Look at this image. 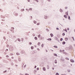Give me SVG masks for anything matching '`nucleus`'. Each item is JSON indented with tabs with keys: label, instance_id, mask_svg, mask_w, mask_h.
<instances>
[{
	"label": "nucleus",
	"instance_id": "1",
	"mask_svg": "<svg viewBox=\"0 0 75 75\" xmlns=\"http://www.w3.org/2000/svg\"><path fill=\"white\" fill-rule=\"evenodd\" d=\"M9 49L10 50H11V51L12 50H13V47L11 46V47Z\"/></svg>",
	"mask_w": 75,
	"mask_h": 75
},
{
	"label": "nucleus",
	"instance_id": "2",
	"mask_svg": "<svg viewBox=\"0 0 75 75\" xmlns=\"http://www.w3.org/2000/svg\"><path fill=\"white\" fill-rule=\"evenodd\" d=\"M70 61H71V62H74V60L72 59H71Z\"/></svg>",
	"mask_w": 75,
	"mask_h": 75
},
{
	"label": "nucleus",
	"instance_id": "3",
	"mask_svg": "<svg viewBox=\"0 0 75 75\" xmlns=\"http://www.w3.org/2000/svg\"><path fill=\"white\" fill-rule=\"evenodd\" d=\"M64 17L66 18H67V15H64Z\"/></svg>",
	"mask_w": 75,
	"mask_h": 75
},
{
	"label": "nucleus",
	"instance_id": "4",
	"mask_svg": "<svg viewBox=\"0 0 75 75\" xmlns=\"http://www.w3.org/2000/svg\"><path fill=\"white\" fill-rule=\"evenodd\" d=\"M43 70H44V71H46V69H45V67H43Z\"/></svg>",
	"mask_w": 75,
	"mask_h": 75
},
{
	"label": "nucleus",
	"instance_id": "5",
	"mask_svg": "<svg viewBox=\"0 0 75 75\" xmlns=\"http://www.w3.org/2000/svg\"><path fill=\"white\" fill-rule=\"evenodd\" d=\"M65 14L66 15H68V12H65Z\"/></svg>",
	"mask_w": 75,
	"mask_h": 75
},
{
	"label": "nucleus",
	"instance_id": "6",
	"mask_svg": "<svg viewBox=\"0 0 75 75\" xmlns=\"http://www.w3.org/2000/svg\"><path fill=\"white\" fill-rule=\"evenodd\" d=\"M65 39L66 41H67V40H68V38H65Z\"/></svg>",
	"mask_w": 75,
	"mask_h": 75
},
{
	"label": "nucleus",
	"instance_id": "7",
	"mask_svg": "<svg viewBox=\"0 0 75 75\" xmlns=\"http://www.w3.org/2000/svg\"><path fill=\"white\" fill-rule=\"evenodd\" d=\"M54 48H58V47L57 46H54Z\"/></svg>",
	"mask_w": 75,
	"mask_h": 75
},
{
	"label": "nucleus",
	"instance_id": "8",
	"mask_svg": "<svg viewBox=\"0 0 75 75\" xmlns=\"http://www.w3.org/2000/svg\"><path fill=\"white\" fill-rule=\"evenodd\" d=\"M33 23L35 24H36L37 23V22L35 21H33Z\"/></svg>",
	"mask_w": 75,
	"mask_h": 75
},
{
	"label": "nucleus",
	"instance_id": "9",
	"mask_svg": "<svg viewBox=\"0 0 75 75\" xmlns=\"http://www.w3.org/2000/svg\"><path fill=\"white\" fill-rule=\"evenodd\" d=\"M45 19H47V16H45Z\"/></svg>",
	"mask_w": 75,
	"mask_h": 75
},
{
	"label": "nucleus",
	"instance_id": "10",
	"mask_svg": "<svg viewBox=\"0 0 75 75\" xmlns=\"http://www.w3.org/2000/svg\"><path fill=\"white\" fill-rule=\"evenodd\" d=\"M50 35L51 37H53V34H52L51 33V34H50Z\"/></svg>",
	"mask_w": 75,
	"mask_h": 75
},
{
	"label": "nucleus",
	"instance_id": "11",
	"mask_svg": "<svg viewBox=\"0 0 75 75\" xmlns=\"http://www.w3.org/2000/svg\"><path fill=\"white\" fill-rule=\"evenodd\" d=\"M47 40H49V41H51V38H49L47 39Z\"/></svg>",
	"mask_w": 75,
	"mask_h": 75
},
{
	"label": "nucleus",
	"instance_id": "12",
	"mask_svg": "<svg viewBox=\"0 0 75 75\" xmlns=\"http://www.w3.org/2000/svg\"><path fill=\"white\" fill-rule=\"evenodd\" d=\"M38 45L39 46H40V42H39L38 43Z\"/></svg>",
	"mask_w": 75,
	"mask_h": 75
},
{
	"label": "nucleus",
	"instance_id": "13",
	"mask_svg": "<svg viewBox=\"0 0 75 75\" xmlns=\"http://www.w3.org/2000/svg\"><path fill=\"white\" fill-rule=\"evenodd\" d=\"M54 63H55V64H57V60H55Z\"/></svg>",
	"mask_w": 75,
	"mask_h": 75
},
{
	"label": "nucleus",
	"instance_id": "14",
	"mask_svg": "<svg viewBox=\"0 0 75 75\" xmlns=\"http://www.w3.org/2000/svg\"><path fill=\"white\" fill-rule=\"evenodd\" d=\"M35 40H37V37H35Z\"/></svg>",
	"mask_w": 75,
	"mask_h": 75
},
{
	"label": "nucleus",
	"instance_id": "15",
	"mask_svg": "<svg viewBox=\"0 0 75 75\" xmlns=\"http://www.w3.org/2000/svg\"><path fill=\"white\" fill-rule=\"evenodd\" d=\"M16 55H20V54L18 53H16Z\"/></svg>",
	"mask_w": 75,
	"mask_h": 75
},
{
	"label": "nucleus",
	"instance_id": "16",
	"mask_svg": "<svg viewBox=\"0 0 75 75\" xmlns=\"http://www.w3.org/2000/svg\"><path fill=\"white\" fill-rule=\"evenodd\" d=\"M31 48L32 50H33V49H34V47H33V46H32L31 47Z\"/></svg>",
	"mask_w": 75,
	"mask_h": 75
},
{
	"label": "nucleus",
	"instance_id": "17",
	"mask_svg": "<svg viewBox=\"0 0 75 75\" xmlns=\"http://www.w3.org/2000/svg\"><path fill=\"white\" fill-rule=\"evenodd\" d=\"M66 59H67V60H69V58H68L66 57L65 58Z\"/></svg>",
	"mask_w": 75,
	"mask_h": 75
},
{
	"label": "nucleus",
	"instance_id": "18",
	"mask_svg": "<svg viewBox=\"0 0 75 75\" xmlns=\"http://www.w3.org/2000/svg\"><path fill=\"white\" fill-rule=\"evenodd\" d=\"M54 56H56V57H57V55L56 54H54Z\"/></svg>",
	"mask_w": 75,
	"mask_h": 75
},
{
	"label": "nucleus",
	"instance_id": "19",
	"mask_svg": "<svg viewBox=\"0 0 75 75\" xmlns=\"http://www.w3.org/2000/svg\"><path fill=\"white\" fill-rule=\"evenodd\" d=\"M18 41H21V40H20V39H18Z\"/></svg>",
	"mask_w": 75,
	"mask_h": 75
},
{
	"label": "nucleus",
	"instance_id": "20",
	"mask_svg": "<svg viewBox=\"0 0 75 75\" xmlns=\"http://www.w3.org/2000/svg\"><path fill=\"white\" fill-rule=\"evenodd\" d=\"M34 73H36L37 72V70H35L34 71Z\"/></svg>",
	"mask_w": 75,
	"mask_h": 75
},
{
	"label": "nucleus",
	"instance_id": "21",
	"mask_svg": "<svg viewBox=\"0 0 75 75\" xmlns=\"http://www.w3.org/2000/svg\"><path fill=\"white\" fill-rule=\"evenodd\" d=\"M41 37V35H38V38H40Z\"/></svg>",
	"mask_w": 75,
	"mask_h": 75
},
{
	"label": "nucleus",
	"instance_id": "22",
	"mask_svg": "<svg viewBox=\"0 0 75 75\" xmlns=\"http://www.w3.org/2000/svg\"><path fill=\"white\" fill-rule=\"evenodd\" d=\"M65 35V34L64 33H63L62 35H63V36H64V35Z\"/></svg>",
	"mask_w": 75,
	"mask_h": 75
},
{
	"label": "nucleus",
	"instance_id": "23",
	"mask_svg": "<svg viewBox=\"0 0 75 75\" xmlns=\"http://www.w3.org/2000/svg\"><path fill=\"white\" fill-rule=\"evenodd\" d=\"M42 47H44V44H42L41 45Z\"/></svg>",
	"mask_w": 75,
	"mask_h": 75
},
{
	"label": "nucleus",
	"instance_id": "24",
	"mask_svg": "<svg viewBox=\"0 0 75 75\" xmlns=\"http://www.w3.org/2000/svg\"><path fill=\"white\" fill-rule=\"evenodd\" d=\"M18 60H19V61H21V58H18Z\"/></svg>",
	"mask_w": 75,
	"mask_h": 75
},
{
	"label": "nucleus",
	"instance_id": "25",
	"mask_svg": "<svg viewBox=\"0 0 75 75\" xmlns=\"http://www.w3.org/2000/svg\"><path fill=\"white\" fill-rule=\"evenodd\" d=\"M72 38L73 39V41H75V40H74V37H72Z\"/></svg>",
	"mask_w": 75,
	"mask_h": 75
},
{
	"label": "nucleus",
	"instance_id": "26",
	"mask_svg": "<svg viewBox=\"0 0 75 75\" xmlns=\"http://www.w3.org/2000/svg\"><path fill=\"white\" fill-rule=\"evenodd\" d=\"M11 28L12 30H14V28L13 27Z\"/></svg>",
	"mask_w": 75,
	"mask_h": 75
},
{
	"label": "nucleus",
	"instance_id": "27",
	"mask_svg": "<svg viewBox=\"0 0 75 75\" xmlns=\"http://www.w3.org/2000/svg\"><path fill=\"white\" fill-rule=\"evenodd\" d=\"M65 44V42H63V44Z\"/></svg>",
	"mask_w": 75,
	"mask_h": 75
},
{
	"label": "nucleus",
	"instance_id": "28",
	"mask_svg": "<svg viewBox=\"0 0 75 75\" xmlns=\"http://www.w3.org/2000/svg\"><path fill=\"white\" fill-rule=\"evenodd\" d=\"M63 40V39H62V38L60 39V41H62Z\"/></svg>",
	"mask_w": 75,
	"mask_h": 75
},
{
	"label": "nucleus",
	"instance_id": "29",
	"mask_svg": "<svg viewBox=\"0 0 75 75\" xmlns=\"http://www.w3.org/2000/svg\"><path fill=\"white\" fill-rule=\"evenodd\" d=\"M56 75H59V74H58V73H56Z\"/></svg>",
	"mask_w": 75,
	"mask_h": 75
},
{
	"label": "nucleus",
	"instance_id": "30",
	"mask_svg": "<svg viewBox=\"0 0 75 75\" xmlns=\"http://www.w3.org/2000/svg\"><path fill=\"white\" fill-rule=\"evenodd\" d=\"M60 12H62V10H61V9H60Z\"/></svg>",
	"mask_w": 75,
	"mask_h": 75
},
{
	"label": "nucleus",
	"instance_id": "31",
	"mask_svg": "<svg viewBox=\"0 0 75 75\" xmlns=\"http://www.w3.org/2000/svg\"><path fill=\"white\" fill-rule=\"evenodd\" d=\"M68 19L69 20L70 19V16H68Z\"/></svg>",
	"mask_w": 75,
	"mask_h": 75
},
{
	"label": "nucleus",
	"instance_id": "32",
	"mask_svg": "<svg viewBox=\"0 0 75 75\" xmlns=\"http://www.w3.org/2000/svg\"><path fill=\"white\" fill-rule=\"evenodd\" d=\"M65 9H67L68 8V7H65Z\"/></svg>",
	"mask_w": 75,
	"mask_h": 75
},
{
	"label": "nucleus",
	"instance_id": "33",
	"mask_svg": "<svg viewBox=\"0 0 75 75\" xmlns=\"http://www.w3.org/2000/svg\"><path fill=\"white\" fill-rule=\"evenodd\" d=\"M7 72V70H5V71H4V73H5Z\"/></svg>",
	"mask_w": 75,
	"mask_h": 75
},
{
	"label": "nucleus",
	"instance_id": "34",
	"mask_svg": "<svg viewBox=\"0 0 75 75\" xmlns=\"http://www.w3.org/2000/svg\"><path fill=\"white\" fill-rule=\"evenodd\" d=\"M39 70V68H38L37 69V71H38V70Z\"/></svg>",
	"mask_w": 75,
	"mask_h": 75
},
{
	"label": "nucleus",
	"instance_id": "35",
	"mask_svg": "<svg viewBox=\"0 0 75 75\" xmlns=\"http://www.w3.org/2000/svg\"><path fill=\"white\" fill-rule=\"evenodd\" d=\"M5 51L6 52H7V51H8V49H6V50H5Z\"/></svg>",
	"mask_w": 75,
	"mask_h": 75
},
{
	"label": "nucleus",
	"instance_id": "36",
	"mask_svg": "<svg viewBox=\"0 0 75 75\" xmlns=\"http://www.w3.org/2000/svg\"><path fill=\"white\" fill-rule=\"evenodd\" d=\"M37 24L38 25L40 24V23H38Z\"/></svg>",
	"mask_w": 75,
	"mask_h": 75
},
{
	"label": "nucleus",
	"instance_id": "37",
	"mask_svg": "<svg viewBox=\"0 0 75 75\" xmlns=\"http://www.w3.org/2000/svg\"><path fill=\"white\" fill-rule=\"evenodd\" d=\"M35 1H37V2H38V0H35Z\"/></svg>",
	"mask_w": 75,
	"mask_h": 75
},
{
	"label": "nucleus",
	"instance_id": "38",
	"mask_svg": "<svg viewBox=\"0 0 75 75\" xmlns=\"http://www.w3.org/2000/svg\"><path fill=\"white\" fill-rule=\"evenodd\" d=\"M8 55H6V57H8Z\"/></svg>",
	"mask_w": 75,
	"mask_h": 75
},
{
	"label": "nucleus",
	"instance_id": "39",
	"mask_svg": "<svg viewBox=\"0 0 75 75\" xmlns=\"http://www.w3.org/2000/svg\"><path fill=\"white\" fill-rule=\"evenodd\" d=\"M16 16H17L18 15V14H17V13H16Z\"/></svg>",
	"mask_w": 75,
	"mask_h": 75
},
{
	"label": "nucleus",
	"instance_id": "40",
	"mask_svg": "<svg viewBox=\"0 0 75 75\" xmlns=\"http://www.w3.org/2000/svg\"><path fill=\"white\" fill-rule=\"evenodd\" d=\"M29 44L30 45H31L32 43H31V42H29Z\"/></svg>",
	"mask_w": 75,
	"mask_h": 75
},
{
	"label": "nucleus",
	"instance_id": "41",
	"mask_svg": "<svg viewBox=\"0 0 75 75\" xmlns=\"http://www.w3.org/2000/svg\"><path fill=\"white\" fill-rule=\"evenodd\" d=\"M29 10H32V8H30L29 9Z\"/></svg>",
	"mask_w": 75,
	"mask_h": 75
},
{
	"label": "nucleus",
	"instance_id": "42",
	"mask_svg": "<svg viewBox=\"0 0 75 75\" xmlns=\"http://www.w3.org/2000/svg\"><path fill=\"white\" fill-rule=\"evenodd\" d=\"M25 75H29V74H25Z\"/></svg>",
	"mask_w": 75,
	"mask_h": 75
},
{
	"label": "nucleus",
	"instance_id": "43",
	"mask_svg": "<svg viewBox=\"0 0 75 75\" xmlns=\"http://www.w3.org/2000/svg\"><path fill=\"white\" fill-rule=\"evenodd\" d=\"M67 30H69V28H67Z\"/></svg>",
	"mask_w": 75,
	"mask_h": 75
},
{
	"label": "nucleus",
	"instance_id": "44",
	"mask_svg": "<svg viewBox=\"0 0 75 75\" xmlns=\"http://www.w3.org/2000/svg\"><path fill=\"white\" fill-rule=\"evenodd\" d=\"M56 30H59V28H56Z\"/></svg>",
	"mask_w": 75,
	"mask_h": 75
},
{
	"label": "nucleus",
	"instance_id": "45",
	"mask_svg": "<svg viewBox=\"0 0 75 75\" xmlns=\"http://www.w3.org/2000/svg\"><path fill=\"white\" fill-rule=\"evenodd\" d=\"M28 2H30V0H28Z\"/></svg>",
	"mask_w": 75,
	"mask_h": 75
},
{
	"label": "nucleus",
	"instance_id": "46",
	"mask_svg": "<svg viewBox=\"0 0 75 75\" xmlns=\"http://www.w3.org/2000/svg\"><path fill=\"white\" fill-rule=\"evenodd\" d=\"M35 68H36V66H35Z\"/></svg>",
	"mask_w": 75,
	"mask_h": 75
},
{
	"label": "nucleus",
	"instance_id": "47",
	"mask_svg": "<svg viewBox=\"0 0 75 75\" xmlns=\"http://www.w3.org/2000/svg\"><path fill=\"white\" fill-rule=\"evenodd\" d=\"M26 67V65L24 66V67Z\"/></svg>",
	"mask_w": 75,
	"mask_h": 75
},
{
	"label": "nucleus",
	"instance_id": "48",
	"mask_svg": "<svg viewBox=\"0 0 75 75\" xmlns=\"http://www.w3.org/2000/svg\"><path fill=\"white\" fill-rule=\"evenodd\" d=\"M48 1H50V0H47Z\"/></svg>",
	"mask_w": 75,
	"mask_h": 75
},
{
	"label": "nucleus",
	"instance_id": "49",
	"mask_svg": "<svg viewBox=\"0 0 75 75\" xmlns=\"http://www.w3.org/2000/svg\"><path fill=\"white\" fill-rule=\"evenodd\" d=\"M52 69H54V68H52Z\"/></svg>",
	"mask_w": 75,
	"mask_h": 75
},
{
	"label": "nucleus",
	"instance_id": "50",
	"mask_svg": "<svg viewBox=\"0 0 75 75\" xmlns=\"http://www.w3.org/2000/svg\"><path fill=\"white\" fill-rule=\"evenodd\" d=\"M66 32H67V30H66Z\"/></svg>",
	"mask_w": 75,
	"mask_h": 75
},
{
	"label": "nucleus",
	"instance_id": "51",
	"mask_svg": "<svg viewBox=\"0 0 75 75\" xmlns=\"http://www.w3.org/2000/svg\"><path fill=\"white\" fill-rule=\"evenodd\" d=\"M48 51H47V50H46V52H47Z\"/></svg>",
	"mask_w": 75,
	"mask_h": 75
},
{
	"label": "nucleus",
	"instance_id": "52",
	"mask_svg": "<svg viewBox=\"0 0 75 75\" xmlns=\"http://www.w3.org/2000/svg\"><path fill=\"white\" fill-rule=\"evenodd\" d=\"M74 32H75V29L74 30Z\"/></svg>",
	"mask_w": 75,
	"mask_h": 75
},
{
	"label": "nucleus",
	"instance_id": "53",
	"mask_svg": "<svg viewBox=\"0 0 75 75\" xmlns=\"http://www.w3.org/2000/svg\"><path fill=\"white\" fill-rule=\"evenodd\" d=\"M31 17L32 18H33V17L32 16H31Z\"/></svg>",
	"mask_w": 75,
	"mask_h": 75
},
{
	"label": "nucleus",
	"instance_id": "54",
	"mask_svg": "<svg viewBox=\"0 0 75 75\" xmlns=\"http://www.w3.org/2000/svg\"><path fill=\"white\" fill-rule=\"evenodd\" d=\"M62 75H65V74H63Z\"/></svg>",
	"mask_w": 75,
	"mask_h": 75
},
{
	"label": "nucleus",
	"instance_id": "55",
	"mask_svg": "<svg viewBox=\"0 0 75 75\" xmlns=\"http://www.w3.org/2000/svg\"><path fill=\"white\" fill-rule=\"evenodd\" d=\"M52 51H53V50H52Z\"/></svg>",
	"mask_w": 75,
	"mask_h": 75
},
{
	"label": "nucleus",
	"instance_id": "56",
	"mask_svg": "<svg viewBox=\"0 0 75 75\" xmlns=\"http://www.w3.org/2000/svg\"><path fill=\"white\" fill-rule=\"evenodd\" d=\"M16 66H17V65H16Z\"/></svg>",
	"mask_w": 75,
	"mask_h": 75
},
{
	"label": "nucleus",
	"instance_id": "57",
	"mask_svg": "<svg viewBox=\"0 0 75 75\" xmlns=\"http://www.w3.org/2000/svg\"><path fill=\"white\" fill-rule=\"evenodd\" d=\"M21 75H23V74H21Z\"/></svg>",
	"mask_w": 75,
	"mask_h": 75
}]
</instances>
